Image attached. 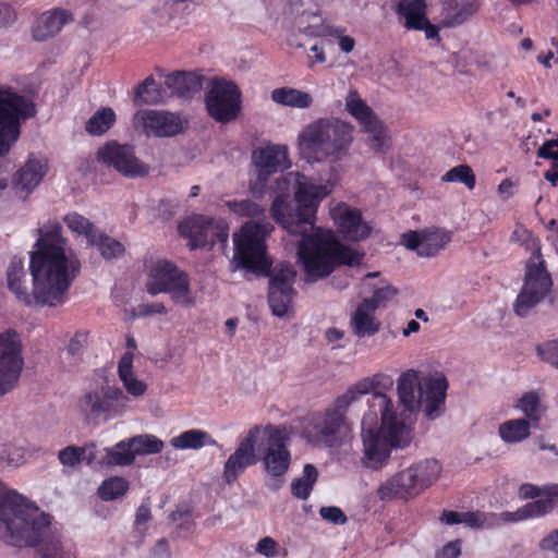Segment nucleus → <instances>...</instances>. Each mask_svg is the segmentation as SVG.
<instances>
[{
    "label": "nucleus",
    "instance_id": "22",
    "mask_svg": "<svg viewBox=\"0 0 558 558\" xmlns=\"http://www.w3.org/2000/svg\"><path fill=\"white\" fill-rule=\"evenodd\" d=\"M347 111L360 123L368 134L367 141L375 151H384L388 146V136L381 122L363 100L356 90H350L345 97Z\"/></svg>",
    "mask_w": 558,
    "mask_h": 558
},
{
    "label": "nucleus",
    "instance_id": "48",
    "mask_svg": "<svg viewBox=\"0 0 558 558\" xmlns=\"http://www.w3.org/2000/svg\"><path fill=\"white\" fill-rule=\"evenodd\" d=\"M135 101L157 105L165 101V93L153 76L146 77L136 88Z\"/></svg>",
    "mask_w": 558,
    "mask_h": 558
},
{
    "label": "nucleus",
    "instance_id": "58",
    "mask_svg": "<svg viewBox=\"0 0 558 558\" xmlns=\"http://www.w3.org/2000/svg\"><path fill=\"white\" fill-rule=\"evenodd\" d=\"M319 513L324 520L335 524H343L347 521V517L338 507H323Z\"/></svg>",
    "mask_w": 558,
    "mask_h": 558
},
{
    "label": "nucleus",
    "instance_id": "31",
    "mask_svg": "<svg viewBox=\"0 0 558 558\" xmlns=\"http://www.w3.org/2000/svg\"><path fill=\"white\" fill-rule=\"evenodd\" d=\"M480 8V0H442L439 13L440 23L446 27L463 24Z\"/></svg>",
    "mask_w": 558,
    "mask_h": 558
},
{
    "label": "nucleus",
    "instance_id": "6",
    "mask_svg": "<svg viewBox=\"0 0 558 558\" xmlns=\"http://www.w3.org/2000/svg\"><path fill=\"white\" fill-rule=\"evenodd\" d=\"M448 381L441 373L421 378L417 371L408 369L397 380L399 401L404 410L413 412L422 408L428 420L444 413Z\"/></svg>",
    "mask_w": 558,
    "mask_h": 558
},
{
    "label": "nucleus",
    "instance_id": "27",
    "mask_svg": "<svg viewBox=\"0 0 558 558\" xmlns=\"http://www.w3.org/2000/svg\"><path fill=\"white\" fill-rule=\"evenodd\" d=\"M450 240V232L438 228L410 231L402 235V243L405 247L415 251L421 257L435 256Z\"/></svg>",
    "mask_w": 558,
    "mask_h": 558
},
{
    "label": "nucleus",
    "instance_id": "17",
    "mask_svg": "<svg viewBox=\"0 0 558 558\" xmlns=\"http://www.w3.org/2000/svg\"><path fill=\"white\" fill-rule=\"evenodd\" d=\"M129 397L118 387L109 384L87 392L80 401V408L86 414L110 420L122 415L129 407Z\"/></svg>",
    "mask_w": 558,
    "mask_h": 558
},
{
    "label": "nucleus",
    "instance_id": "53",
    "mask_svg": "<svg viewBox=\"0 0 558 558\" xmlns=\"http://www.w3.org/2000/svg\"><path fill=\"white\" fill-rule=\"evenodd\" d=\"M0 458L11 466H20L27 460V449L24 445L11 444L0 450Z\"/></svg>",
    "mask_w": 558,
    "mask_h": 558
},
{
    "label": "nucleus",
    "instance_id": "24",
    "mask_svg": "<svg viewBox=\"0 0 558 558\" xmlns=\"http://www.w3.org/2000/svg\"><path fill=\"white\" fill-rule=\"evenodd\" d=\"M132 122L147 136H173L184 129V120L179 114L155 109L136 111Z\"/></svg>",
    "mask_w": 558,
    "mask_h": 558
},
{
    "label": "nucleus",
    "instance_id": "23",
    "mask_svg": "<svg viewBox=\"0 0 558 558\" xmlns=\"http://www.w3.org/2000/svg\"><path fill=\"white\" fill-rule=\"evenodd\" d=\"M259 430L262 429L257 424L239 437L235 450L223 465V478L227 483L236 481L247 468L257 462Z\"/></svg>",
    "mask_w": 558,
    "mask_h": 558
},
{
    "label": "nucleus",
    "instance_id": "15",
    "mask_svg": "<svg viewBox=\"0 0 558 558\" xmlns=\"http://www.w3.org/2000/svg\"><path fill=\"white\" fill-rule=\"evenodd\" d=\"M393 386V378L384 373L364 377L352 385L345 392L352 395L354 403L364 395H371L367 399V410L377 416H404L398 412L393 401L385 393Z\"/></svg>",
    "mask_w": 558,
    "mask_h": 558
},
{
    "label": "nucleus",
    "instance_id": "10",
    "mask_svg": "<svg viewBox=\"0 0 558 558\" xmlns=\"http://www.w3.org/2000/svg\"><path fill=\"white\" fill-rule=\"evenodd\" d=\"M258 427L262 429L258 433V453L266 473L275 480L269 486L278 489L291 463L289 438L280 426L258 424Z\"/></svg>",
    "mask_w": 558,
    "mask_h": 558
},
{
    "label": "nucleus",
    "instance_id": "25",
    "mask_svg": "<svg viewBox=\"0 0 558 558\" xmlns=\"http://www.w3.org/2000/svg\"><path fill=\"white\" fill-rule=\"evenodd\" d=\"M330 216L339 232L350 241L366 239L372 232V226L362 218L357 208L345 203H336L330 206Z\"/></svg>",
    "mask_w": 558,
    "mask_h": 558
},
{
    "label": "nucleus",
    "instance_id": "61",
    "mask_svg": "<svg viewBox=\"0 0 558 558\" xmlns=\"http://www.w3.org/2000/svg\"><path fill=\"white\" fill-rule=\"evenodd\" d=\"M87 343V333L86 332H76L70 340L68 344V353L75 356L81 354L84 347Z\"/></svg>",
    "mask_w": 558,
    "mask_h": 558
},
{
    "label": "nucleus",
    "instance_id": "32",
    "mask_svg": "<svg viewBox=\"0 0 558 558\" xmlns=\"http://www.w3.org/2000/svg\"><path fill=\"white\" fill-rule=\"evenodd\" d=\"M72 21V14L64 9L44 12L36 21L33 37L38 41L47 40L60 33L64 25Z\"/></svg>",
    "mask_w": 558,
    "mask_h": 558
},
{
    "label": "nucleus",
    "instance_id": "47",
    "mask_svg": "<svg viewBox=\"0 0 558 558\" xmlns=\"http://www.w3.org/2000/svg\"><path fill=\"white\" fill-rule=\"evenodd\" d=\"M130 488V483L122 476H111L106 478L98 487L97 495L104 501H113L125 495Z\"/></svg>",
    "mask_w": 558,
    "mask_h": 558
},
{
    "label": "nucleus",
    "instance_id": "49",
    "mask_svg": "<svg viewBox=\"0 0 558 558\" xmlns=\"http://www.w3.org/2000/svg\"><path fill=\"white\" fill-rule=\"evenodd\" d=\"M135 458L137 456L159 453L163 449V441L151 434H142L130 437Z\"/></svg>",
    "mask_w": 558,
    "mask_h": 558
},
{
    "label": "nucleus",
    "instance_id": "35",
    "mask_svg": "<svg viewBox=\"0 0 558 558\" xmlns=\"http://www.w3.org/2000/svg\"><path fill=\"white\" fill-rule=\"evenodd\" d=\"M514 408L523 414V420L530 421L534 428L538 427L546 413V407L538 391L524 392L514 403Z\"/></svg>",
    "mask_w": 558,
    "mask_h": 558
},
{
    "label": "nucleus",
    "instance_id": "40",
    "mask_svg": "<svg viewBox=\"0 0 558 558\" xmlns=\"http://www.w3.org/2000/svg\"><path fill=\"white\" fill-rule=\"evenodd\" d=\"M533 425L523 418H510L499 424L498 436L506 445H518L531 436Z\"/></svg>",
    "mask_w": 558,
    "mask_h": 558
},
{
    "label": "nucleus",
    "instance_id": "11",
    "mask_svg": "<svg viewBox=\"0 0 558 558\" xmlns=\"http://www.w3.org/2000/svg\"><path fill=\"white\" fill-rule=\"evenodd\" d=\"M33 101L10 86L0 87V156L9 151L20 135V123L33 117Z\"/></svg>",
    "mask_w": 558,
    "mask_h": 558
},
{
    "label": "nucleus",
    "instance_id": "44",
    "mask_svg": "<svg viewBox=\"0 0 558 558\" xmlns=\"http://www.w3.org/2000/svg\"><path fill=\"white\" fill-rule=\"evenodd\" d=\"M64 223L76 236H84L88 245L96 243L99 230L84 216L77 213L68 214Z\"/></svg>",
    "mask_w": 558,
    "mask_h": 558
},
{
    "label": "nucleus",
    "instance_id": "20",
    "mask_svg": "<svg viewBox=\"0 0 558 558\" xmlns=\"http://www.w3.org/2000/svg\"><path fill=\"white\" fill-rule=\"evenodd\" d=\"M24 360L20 335L12 330L0 333V396L12 390L21 376Z\"/></svg>",
    "mask_w": 558,
    "mask_h": 558
},
{
    "label": "nucleus",
    "instance_id": "43",
    "mask_svg": "<svg viewBox=\"0 0 558 558\" xmlns=\"http://www.w3.org/2000/svg\"><path fill=\"white\" fill-rule=\"evenodd\" d=\"M296 28L300 33L311 37L330 36L333 25L326 23L323 17L316 13H303L296 22Z\"/></svg>",
    "mask_w": 558,
    "mask_h": 558
},
{
    "label": "nucleus",
    "instance_id": "52",
    "mask_svg": "<svg viewBox=\"0 0 558 558\" xmlns=\"http://www.w3.org/2000/svg\"><path fill=\"white\" fill-rule=\"evenodd\" d=\"M442 181L463 183L469 190H473L475 186V175L471 167L466 165H460L447 171Z\"/></svg>",
    "mask_w": 558,
    "mask_h": 558
},
{
    "label": "nucleus",
    "instance_id": "55",
    "mask_svg": "<svg viewBox=\"0 0 558 558\" xmlns=\"http://www.w3.org/2000/svg\"><path fill=\"white\" fill-rule=\"evenodd\" d=\"M536 352L539 359L558 368V339L548 340L536 347Z\"/></svg>",
    "mask_w": 558,
    "mask_h": 558
},
{
    "label": "nucleus",
    "instance_id": "30",
    "mask_svg": "<svg viewBox=\"0 0 558 558\" xmlns=\"http://www.w3.org/2000/svg\"><path fill=\"white\" fill-rule=\"evenodd\" d=\"M553 497L538 498L530 501L515 511H502L495 513V527L506 523H515L530 519H536L546 515L554 509Z\"/></svg>",
    "mask_w": 558,
    "mask_h": 558
},
{
    "label": "nucleus",
    "instance_id": "16",
    "mask_svg": "<svg viewBox=\"0 0 558 558\" xmlns=\"http://www.w3.org/2000/svg\"><path fill=\"white\" fill-rule=\"evenodd\" d=\"M296 271L293 266L281 263L269 272L268 304L277 317L289 316L293 311V288Z\"/></svg>",
    "mask_w": 558,
    "mask_h": 558
},
{
    "label": "nucleus",
    "instance_id": "51",
    "mask_svg": "<svg viewBox=\"0 0 558 558\" xmlns=\"http://www.w3.org/2000/svg\"><path fill=\"white\" fill-rule=\"evenodd\" d=\"M521 499H538L544 497H558V484L536 486L530 483L522 484L519 488Z\"/></svg>",
    "mask_w": 558,
    "mask_h": 558
},
{
    "label": "nucleus",
    "instance_id": "39",
    "mask_svg": "<svg viewBox=\"0 0 558 558\" xmlns=\"http://www.w3.org/2000/svg\"><path fill=\"white\" fill-rule=\"evenodd\" d=\"M166 87L171 95L189 97L202 87L201 76L193 72H174L166 76Z\"/></svg>",
    "mask_w": 558,
    "mask_h": 558
},
{
    "label": "nucleus",
    "instance_id": "57",
    "mask_svg": "<svg viewBox=\"0 0 558 558\" xmlns=\"http://www.w3.org/2000/svg\"><path fill=\"white\" fill-rule=\"evenodd\" d=\"M330 37H333L338 40L339 49L342 52L350 53L354 50L355 39L349 35H345L343 28L335 26V28L331 31Z\"/></svg>",
    "mask_w": 558,
    "mask_h": 558
},
{
    "label": "nucleus",
    "instance_id": "64",
    "mask_svg": "<svg viewBox=\"0 0 558 558\" xmlns=\"http://www.w3.org/2000/svg\"><path fill=\"white\" fill-rule=\"evenodd\" d=\"M461 554L460 541H453L445 545L437 554L436 558H457Z\"/></svg>",
    "mask_w": 558,
    "mask_h": 558
},
{
    "label": "nucleus",
    "instance_id": "59",
    "mask_svg": "<svg viewBox=\"0 0 558 558\" xmlns=\"http://www.w3.org/2000/svg\"><path fill=\"white\" fill-rule=\"evenodd\" d=\"M537 156L539 158L553 159V162H558V138L546 141L539 147Z\"/></svg>",
    "mask_w": 558,
    "mask_h": 558
},
{
    "label": "nucleus",
    "instance_id": "41",
    "mask_svg": "<svg viewBox=\"0 0 558 558\" xmlns=\"http://www.w3.org/2000/svg\"><path fill=\"white\" fill-rule=\"evenodd\" d=\"M93 454H96V445L89 444L84 447L68 446L59 452L58 458L64 466L74 468L86 462L87 465L96 468V462L90 459Z\"/></svg>",
    "mask_w": 558,
    "mask_h": 558
},
{
    "label": "nucleus",
    "instance_id": "13",
    "mask_svg": "<svg viewBox=\"0 0 558 558\" xmlns=\"http://www.w3.org/2000/svg\"><path fill=\"white\" fill-rule=\"evenodd\" d=\"M146 289L151 295L170 294L175 304L183 306L194 304L187 276L172 263L163 259L153 263L149 267Z\"/></svg>",
    "mask_w": 558,
    "mask_h": 558
},
{
    "label": "nucleus",
    "instance_id": "19",
    "mask_svg": "<svg viewBox=\"0 0 558 558\" xmlns=\"http://www.w3.org/2000/svg\"><path fill=\"white\" fill-rule=\"evenodd\" d=\"M97 158L107 167L113 168L130 179L145 177L150 170V167L136 156L133 145L117 141H110L101 146L97 151Z\"/></svg>",
    "mask_w": 558,
    "mask_h": 558
},
{
    "label": "nucleus",
    "instance_id": "29",
    "mask_svg": "<svg viewBox=\"0 0 558 558\" xmlns=\"http://www.w3.org/2000/svg\"><path fill=\"white\" fill-rule=\"evenodd\" d=\"M96 468L129 466L135 461L130 438L117 442L112 447H97L92 456Z\"/></svg>",
    "mask_w": 558,
    "mask_h": 558
},
{
    "label": "nucleus",
    "instance_id": "14",
    "mask_svg": "<svg viewBox=\"0 0 558 558\" xmlns=\"http://www.w3.org/2000/svg\"><path fill=\"white\" fill-rule=\"evenodd\" d=\"M252 165L255 175L250 180V192L260 198L267 191L271 175L290 168L288 148L279 144L260 146L252 153Z\"/></svg>",
    "mask_w": 558,
    "mask_h": 558
},
{
    "label": "nucleus",
    "instance_id": "26",
    "mask_svg": "<svg viewBox=\"0 0 558 558\" xmlns=\"http://www.w3.org/2000/svg\"><path fill=\"white\" fill-rule=\"evenodd\" d=\"M426 9L424 0H399L396 12L404 28L423 31L426 39L439 41V29L427 19Z\"/></svg>",
    "mask_w": 558,
    "mask_h": 558
},
{
    "label": "nucleus",
    "instance_id": "45",
    "mask_svg": "<svg viewBox=\"0 0 558 558\" xmlns=\"http://www.w3.org/2000/svg\"><path fill=\"white\" fill-rule=\"evenodd\" d=\"M317 478V469L311 463L305 464L302 475L291 483L292 495L302 500L307 499Z\"/></svg>",
    "mask_w": 558,
    "mask_h": 558
},
{
    "label": "nucleus",
    "instance_id": "42",
    "mask_svg": "<svg viewBox=\"0 0 558 558\" xmlns=\"http://www.w3.org/2000/svg\"><path fill=\"white\" fill-rule=\"evenodd\" d=\"M296 28L300 33L311 37L330 36L333 25L326 23L323 17L316 13H303L296 22Z\"/></svg>",
    "mask_w": 558,
    "mask_h": 558
},
{
    "label": "nucleus",
    "instance_id": "60",
    "mask_svg": "<svg viewBox=\"0 0 558 558\" xmlns=\"http://www.w3.org/2000/svg\"><path fill=\"white\" fill-rule=\"evenodd\" d=\"M396 290L390 287H381L375 290L373 296L371 299H365V301H372L373 304H376V308L384 304L386 301L391 300L396 295Z\"/></svg>",
    "mask_w": 558,
    "mask_h": 558
},
{
    "label": "nucleus",
    "instance_id": "34",
    "mask_svg": "<svg viewBox=\"0 0 558 558\" xmlns=\"http://www.w3.org/2000/svg\"><path fill=\"white\" fill-rule=\"evenodd\" d=\"M175 450H201L204 447H220L217 440L206 430L192 428L170 439Z\"/></svg>",
    "mask_w": 558,
    "mask_h": 558
},
{
    "label": "nucleus",
    "instance_id": "54",
    "mask_svg": "<svg viewBox=\"0 0 558 558\" xmlns=\"http://www.w3.org/2000/svg\"><path fill=\"white\" fill-rule=\"evenodd\" d=\"M93 246H96L105 258L118 257L124 251V247L120 242L110 236L104 235L100 231H98L96 243H94Z\"/></svg>",
    "mask_w": 558,
    "mask_h": 558
},
{
    "label": "nucleus",
    "instance_id": "28",
    "mask_svg": "<svg viewBox=\"0 0 558 558\" xmlns=\"http://www.w3.org/2000/svg\"><path fill=\"white\" fill-rule=\"evenodd\" d=\"M47 171V158L41 155H31L24 166L16 171L13 184L17 190L28 194L38 186Z\"/></svg>",
    "mask_w": 558,
    "mask_h": 558
},
{
    "label": "nucleus",
    "instance_id": "9",
    "mask_svg": "<svg viewBox=\"0 0 558 558\" xmlns=\"http://www.w3.org/2000/svg\"><path fill=\"white\" fill-rule=\"evenodd\" d=\"M272 230V225L267 221L244 223L233 234V269L243 268L253 272H268L271 260L266 251V239Z\"/></svg>",
    "mask_w": 558,
    "mask_h": 558
},
{
    "label": "nucleus",
    "instance_id": "37",
    "mask_svg": "<svg viewBox=\"0 0 558 558\" xmlns=\"http://www.w3.org/2000/svg\"><path fill=\"white\" fill-rule=\"evenodd\" d=\"M270 99L279 106L293 109H308L314 102V98L310 93L293 87L272 89Z\"/></svg>",
    "mask_w": 558,
    "mask_h": 558
},
{
    "label": "nucleus",
    "instance_id": "1",
    "mask_svg": "<svg viewBox=\"0 0 558 558\" xmlns=\"http://www.w3.org/2000/svg\"><path fill=\"white\" fill-rule=\"evenodd\" d=\"M333 185L330 180L317 183L300 172H289L275 181L270 215L287 231L288 241L295 242L306 281L329 276L337 265L356 266L363 258L341 244L332 231L315 227L318 206Z\"/></svg>",
    "mask_w": 558,
    "mask_h": 558
},
{
    "label": "nucleus",
    "instance_id": "36",
    "mask_svg": "<svg viewBox=\"0 0 558 558\" xmlns=\"http://www.w3.org/2000/svg\"><path fill=\"white\" fill-rule=\"evenodd\" d=\"M372 301H363L355 310L351 326L359 337L372 336L378 331L379 324L374 317L376 304Z\"/></svg>",
    "mask_w": 558,
    "mask_h": 558
},
{
    "label": "nucleus",
    "instance_id": "7",
    "mask_svg": "<svg viewBox=\"0 0 558 558\" xmlns=\"http://www.w3.org/2000/svg\"><path fill=\"white\" fill-rule=\"evenodd\" d=\"M441 470L436 459L413 462L386 478L377 488V497L383 501L412 500L438 481Z\"/></svg>",
    "mask_w": 558,
    "mask_h": 558
},
{
    "label": "nucleus",
    "instance_id": "62",
    "mask_svg": "<svg viewBox=\"0 0 558 558\" xmlns=\"http://www.w3.org/2000/svg\"><path fill=\"white\" fill-rule=\"evenodd\" d=\"M146 558H171L168 542L165 538L159 539L157 544L149 550Z\"/></svg>",
    "mask_w": 558,
    "mask_h": 558
},
{
    "label": "nucleus",
    "instance_id": "3",
    "mask_svg": "<svg viewBox=\"0 0 558 558\" xmlns=\"http://www.w3.org/2000/svg\"><path fill=\"white\" fill-rule=\"evenodd\" d=\"M0 539L15 547H39V558H70V548L50 534V517L0 482Z\"/></svg>",
    "mask_w": 558,
    "mask_h": 558
},
{
    "label": "nucleus",
    "instance_id": "8",
    "mask_svg": "<svg viewBox=\"0 0 558 558\" xmlns=\"http://www.w3.org/2000/svg\"><path fill=\"white\" fill-rule=\"evenodd\" d=\"M353 403L352 395L344 392L329 407L314 412L305 429L308 439L330 448L341 446L351 432L347 412Z\"/></svg>",
    "mask_w": 558,
    "mask_h": 558
},
{
    "label": "nucleus",
    "instance_id": "63",
    "mask_svg": "<svg viewBox=\"0 0 558 558\" xmlns=\"http://www.w3.org/2000/svg\"><path fill=\"white\" fill-rule=\"evenodd\" d=\"M539 548L545 551L558 553V529L551 531L541 539Z\"/></svg>",
    "mask_w": 558,
    "mask_h": 558
},
{
    "label": "nucleus",
    "instance_id": "2",
    "mask_svg": "<svg viewBox=\"0 0 558 558\" xmlns=\"http://www.w3.org/2000/svg\"><path fill=\"white\" fill-rule=\"evenodd\" d=\"M34 250L29 253V271L33 289L27 286L24 260L14 256L7 268L9 290L24 304L56 306L62 304L81 270L80 259L62 234V226L56 220L45 222L37 230Z\"/></svg>",
    "mask_w": 558,
    "mask_h": 558
},
{
    "label": "nucleus",
    "instance_id": "18",
    "mask_svg": "<svg viewBox=\"0 0 558 558\" xmlns=\"http://www.w3.org/2000/svg\"><path fill=\"white\" fill-rule=\"evenodd\" d=\"M179 233L187 239L191 250L214 245L220 242L225 247L228 244L229 232L225 220L207 219L203 216L189 217L179 225Z\"/></svg>",
    "mask_w": 558,
    "mask_h": 558
},
{
    "label": "nucleus",
    "instance_id": "21",
    "mask_svg": "<svg viewBox=\"0 0 558 558\" xmlns=\"http://www.w3.org/2000/svg\"><path fill=\"white\" fill-rule=\"evenodd\" d=\"M209 114L218 122L236 118L241 109V92L235 83L225 78L214 80L206 96Z\"/></svg>",
    "mask_w": 558,
    "mask_h": 558
},
{
    "label": "nucleus",
    "instance_id": "12",
    "mask_svg": "<svg viewBox=\"0 0 558 558\" xmlns=\"http://www.w3.org/2000/svg\"><path fill=\"white\" fill-rule=\"evenodd\" d=\"M534 252L526 264L523 287L513 304L514 313L525 317L548 295L553 280L545 262L541 258L539 247L533 243Z\"/></svg>",
    "mask_w": 558,
    "mask_h": 558
},
{
    "label": "nucleus",
    "instance_id": "50",
    "mask_svg": "<svg viewBox=\"0 0 558 558\" xmlns=\"http://www.w3.org/2000/svg\"><path fill=\"white\" fill-rule=\"evenodd\" d=\"M226 205L230 211L241 217L260 218L265 215V208L251 199L230 201Z\"/></svg>",
    "mask_w": 558,
    "mask_h": 558
},
{
    "label": "nucleus",
    "instance_id": "5",
    "mask_svg": "<svg viewBox=\"0 0 558 558\" xmlns=\"http://www.w3.org/2000/svg\"><path fill=\"white\" fill-rule=\"evenodd\" d=\"M301 154L310 161L342 159L352 142V126L338 119H320L299 134Z\"/></svg>",
    "mask_w": 558,
    "mask_h": 558
},
{
    "label": "nucleus",
    "instance_id": "4",
    "mask_svg": "<svg viewBox=\"0 0 558 558\" xmlns=\"http://www.w3.org/2000/svg\"><path fill=\"white\" fill-rule=\"evenodd\" d=\"M413 439V430L404 416H377L364 412L361 420V464L372 471L388 465L393 449L407 448Z\"/></svg>",
    "mask_w": 558,
    "mask_h": 558
},
{
    "label": "nucleus",
    "instance_id": "38",
    "mask_svg": "<svg viewBox=\"0 0 558 558\" xmlns=\"http://www.w3.org/2000/svg\"><path fill=\"white\" fill-rule=\"evenodd\" d=\"M134 353L125 352L119 361L118 374L126 392L135 398L146 392V384L138 379L133 369Z\"/></svg>",
    "mask_w": 558,
    "mask_h": 558
},
{
    "label": "nucleus",
    "instance_id": "46",
    "mask_svg": "<svg viewBox=\"0 0 558 558\" xmlns=\"http://www.w3.org/2000/svg\"><path fill=\"white\" fill-rule=\"evenodd\" d=\"M116 112L109 107L97 110L86 122L85 130L88 134L99 136L105 134L116 122Z\"/></svg>",
    "mask_w": 558,
    "mask_h": 558
},
{
    "label": "nucleus",
    "instance_id": "33",
    "mask_svg": "<svg viewBox=\"0 0 558 558\" xmlns=\"http://www.w3.org/2000/svg\"><path fill=\"white\" fill-rule=\"evenodd\" d=\"M495 520V512L482 511L457 512L445 510L440 517V521L448 525L463 523L475 529H494Z\"/></svg>",
    "mask_w": 558,
    "mask_h": 558
},
{
    "label": "nucleus",
    "instance_id": "56",
    "mask_svg": "<svg viewBox=\"0 0 558 558\" xmlns=\"http://www.w3.org/2000/svg\"><path fill=\"white\" fill-rule=\"evenodd\" d=\"M255 551L266 558H275L281 554V547L272 537L265 536L257 542Z\"/></svg>",
    "mask_w": 558,
    "mask_h": 558
}]
</instances>
